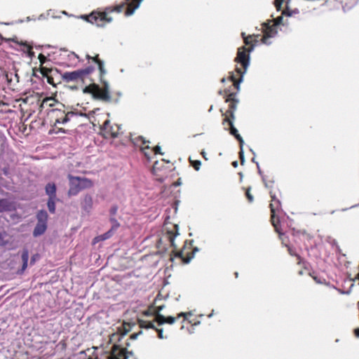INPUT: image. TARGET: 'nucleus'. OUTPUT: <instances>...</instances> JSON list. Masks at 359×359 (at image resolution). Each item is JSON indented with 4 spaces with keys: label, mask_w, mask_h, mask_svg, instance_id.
<instances>
[{
    "label": "nucleus",
    "mask_w": 359,
    "mask_h": 359,
    "mask_svg": "<svg viewBox=\"0 0 359 359\" xmlns=\"http://www.w3.org/2000/svg\"><path fill=\"white\" fill-rule=\"evenodd\" d=\"M92 60L98 65V68L100 72V81L102 84V87H100L97 84L93 83L86 87L83 92L91 94L95 99L109 102L111 100V96L109 91V84L102 78L106 74V70L104 67V62L97 58V55L95 57H92Z\"/></svg>",
    "instance_id": "nucleus-1"
},
{
    "label": "nucleus",
    "mask_w": 359,
    "mask_h": 359,
    "mask_svg": "<svg viewBox=\"0 0 359 359\" xmlns=\"http://www.w3.org/2000/svg\"><path fill=\"white\" fill-rule=\"evenodd\" d=\"M110 9H113V8L107 7L103 12H93L90 15H81V18L86 20L91 24H95L97 27H104L106 22H111L112 21L111 17H107V13H111Z\"/></svg>",
    "instance_id": "nucleus-2"
},
{
    "label": "nucleus",
    "mask_w": 359,
    "mask_h": 359,
    "mask_svg": "<svg viewBox=\"0 0 359 359\" xmlns=\"http://www.w3.org/2000/svg\"><path fill=\"white\" fill-rule=\"evenodd\" d=\"M253 50V47H251L250 49L246 50L244 47L238 48L237 57H236V61L238 63H240L244 68L243 71H241V69L236 68L237 72L241 74V79L238 82H235L234 85L237 89H239L240 82L242 81V77L243 74L245 73L248 67L250 64V55L249 52Z\"/></svg>",
    "instance_id": "nucleus-3"
},
{
    "label": "nucleus",
    "mask_w": 359,
    "mask_h": 359,
    "mask_svg": "<svg viewBox=\"0 0 359 359\" xmlns=\"http://www.w3.org/2000/svg\"><path fill=\"white\" fill-rule=\"evenodd\" d=\"M94 68L91 66L83 69H78L74 72H67L62 75V79L66 82L76 81L82 79L85 76L90 74Z\"/></svg>",
    "instance_id": "nucleus-4"
},
{
    "label": "nucleus",
    "mask_w": 359,
    "mask_h": 359,
    "mask_svg": "<svg viewBox=\"0 0 359 359\" xmlns=\"http://www.w3.org/2000/svg\"><path fill=\"white\" fill-rule=\"evenodd\" d=\"M130 355H132L131 352L128 351L126 348L114 345L109 359H128Z\"/></svg>",
    "instance_id": "nucleus-5"
},
{
    "label": "nucleus",
    "mask_w": 359,
    "mask_h": 359,
    "mask_svg": "<svg viewBox=\"0 0 359 359\" xmlns=\"http://www.w3.org/2000/svg\"><path fill=\"white\" fill-rule=\"evenodd\" d=\"M68 179L69 181L68 194L69 196H76L82 190L79 184V177L68 175Z\"/></svg>",
    "instance_id": "nucleus-6"
},
{
    "label": "nucleus",
    "mask_w": 359,
    "mask_h": 359,
    "mask_svg": "<svg viewBox=\"0 0 359 359\" xmlns=\"http://www.w3.org/2000/svg\"><path fill=\"white\" fill-rule=\"evenodd\" d=\"M224 122H227L230 125V126H231V130H230L231 134L233 135V136H235V137L240 142V146H241L240 155H241V161L243 162L244 157H243V147L244 141H243V138L241 137V136L238 133L237 129L233 126V122L229 118H224Z\"/></svg>",
    "instance_id": "nucleus-7"
},
{
    "label": "nucleus",
    "mask_w": 359,
    "mask_h": 359,
    "mask_svg": "<svg viewBox=\"0 0 359 359\" xmlns=\"http://www.w3.org/2000/svg\"><path fill=\"white\" fill-rule=\"evenodd\" d=\"M271 204H270V208H271V214H272L271 215L272 222H273V224L275 226L276 231H279L276 224H275V212L280 208V201L278 199H277L276 198L275 195L272 194L271 192Z\"/></svg>",
    "instance_id": "nucleus-8"
},
{
    "label": "nucleus",
    "mask_w": 359,
    "mask_h": 359,
    "mask_svg": "<svg viewBox=\"0 0 359 359\" xmlns=\"http://www.w3.org/2000/svg\"><path fill=\"white\" fill-rule=\"evenodd\" d=\"M278 32L276 29V26L273 25L269 27L262 39V43L266 45H269L271 43V41L269 40L271 38L274 37L277 34Z\"/></svg>",
    "instance_id": "nucleus-9"
},
{
    "label": "nucleus",
    "mask_w": 359,
    "mask_h": 359,
    "mask_svg": "<svg viewBox=\"0 0 359 359\" xmlns=\"http://www.w3.org/2000/svg\"><path fill=\"white\" fill-rule=\"evenodd\" d=\"M127 1H130L128 4V8L126 11V16H130L133 15L135 10L137 9L142 0H126Z\"/></svg>",
    "instance_id": "nucleus-10"
},
{
    "label": "nucleus",
    "mask_w": 359,
    "mask_h": 359,
    "mask_svg": "<svg viewBox=\"0 0 359 359\" xmlns=\"http://www.w3.org/2000/svg\"><path fill=\"white\" fill-rule=\"evenodd\" d=\"M21 259L22 262V268L18 270V273L22 274L24 273L28 265L29 251L27 248H24L21 253Z\"/></svg>",
    "instance_id": "nucleus-11"
},
{
    "label": "nucleus",
    "mask_w": 359,
    "mask_h": 359,
    "mask_svg": "<svg viewBox=\"0 0 359 359\" xmlns=\"http://www.w3.org/2000/svg\"><path fill=\"white\" fill-rule=\"evenodd\" d=\"M48 215L46 210H41L36 214L37 223L43 226H47Z\"/></svg>",
    "instance_id": "nucleus-12"
},
{
    "label": "nucleus",
    "mask_w": 359,
    "mask_h": 359,
    "mask_svg": "<svg viewBox=\"0 0 359 359\" xmlns=\"http://www.w3.org/2000/svg\"><path fill=\"white\" fill-rule=\"evenodd\" d=\"M156 322L160 325L164 323L173 324L175 322V318L172 316L165 317L161 314H158L156 316Z\"/></svg>",
    "instance_id": "nucleus-13"
},
{
    "label": "nucleus",
    "mask_w": 359,
    "mask_h": 359,
    "mask_svg": "<svg viewBox=\"0 0 359 359\" xmlns=\"http://www.w3.org/2000/svg\"><path fill=\"white\" fill-rule=\"evenodd\" d=\"M82 208L86 211L89 212L93 207V198L90 195H86L81 202Z\"/></svg>",
    "instance_id": "nucleus-14"
},
{
    "label": "nucleus",
    "mask_w": 359,
    "mask_h": 359,
    "mask_svg": "<svg viewBox=\"0 0 359 359\" xmlns=\"http://www.w3.org/2000/svg\"><path fill=\"white\" fill-rule=\"evenodd\" d=\"M150 149V147L149 145H147L146 147H142L141 148V150L142 151V152L144 153V156L149 160L151 158V152H154L155 154H163L161 152V147L160 146H156L154 148L153 151H149V150Z\"/></svg>",
    "instance_id": "nucleus-15"
},
{
    "label": "nucleus",
    "mask_w": 359,
    "mask_h": 359,
    "mask_svg": "<svg viewBox=\"0 0 359 359\" xmlns=\"http://www.w3.org/2000/svg\"><path fill=\"white\" fill-rule=\"evenodd\" d=\"M46 193L48 198H56V186L54 183H48L46 186Z\"/></svg>",
    "instance_id": "nucleus-16"
},
{
    "label": "nucleus",
    "mask_w": 359,
    "mask_h": 359,
    "mask_svg": "<svg viewBox=\"0 0 359 359\" xmlns=\"http://www.w3.org/2000/svg\"><path fill=\"white\" fill-rule=\"evenodd\" d=\"M47 229V226H43L40 224H36L33 231V236L34 237H38L45 233Z\"/></svg>",
    "instance_id": "nucleus-17"
},
{
    "label": "nucleus",
    "mask_w": 359,
    "mask_h": 359,
    "mask_svg": "<svg viewBox=\"0 0 359 359\" xmlns=\"http://www.w3.org/2000/svg\"><path fill=\"white\" fill-rule=\"evenodd\" d=\"M79 184L81 189L90 188L93 186V182L90 180L86 177H79Z\"/></svg>",
    "instance_id": "nucleus-18"
},
{
    "label": "nucleus",
    "mask_w": 359,
    "mask_h": 359,
    "mask_svg": "<svg viewBox=\"0 0 359 359\" xmlns=\"http://www.w3.org/2000/svg\"><path fill=\"white\" fill-rule=\"evenodd\" d=\"M55 200L56 198H48L47 206L50 213H55Z\"/></svg>",
    "instance_id": "nucleus-19"
},
{
    "label": "nucleus",
    "mask_w": 359,
    "mask_h": 359,
    "mask_svg": "<svg viewBox=\"0 0 359 359\" xmlns=\"http://www.w3.org/2000/svg\"><path fill=\"white\" fill-rule=\"evenodd\" d=\"M74 115V112L72 111H69L68 112L67 114H65V116L60 118H57L55 121V124L57 123H62V124H65L67 123V122L69 121V116H73Z\"/></svg>",
    "instance_id": "nucleus-20"
},
{
    "label": "nucleus",
    "mask_w": 359,
    "mask_h": 359,
    "mask_svg": "<svg viewBox=\"0 0 359 359\" xmlns=\"http://www.w3.org/2000/svg\"><path fill=\"white\" fill-rule=\"evenodd\" d=\"M110 222L111 223V230L114 232L119 227L120 224L116 218L112 217L110 218Z\"/></svg>",
    "instance_id": "nucleus-21"
},
{
    "label": "nucleus",
    "mask_w": 359,
    "mask_h": 359,
    "mask_svg": "<svg viewBox=\"0 0 359 359\" xmlns=\"http://www.w3.org/2000/svg\"><path fill=\"white\" fill-rule=\"evenodd\" d=\"M175 228L176 229V232L175 234H171L169 236V239H170V243L172 244V246H175V243H174V241H175V238L178 236L179 233H178V225L177 224H175Z\"/></svg>",
    "instance_id": "nucleus-22"
},
{
    "label": "nucleus",
    "mask_w": 359,
    "mask_h": 359,
    "mask_svg": "<svg viewBox=\"0 0 359 359\" xmlns=\"http://www.w3.org/2000/svg\"><path fill=\"white\" fill-rule=\"evenodd\" d=\"M114 233V231H112V230H109L107 232L102 234V235H100L99 236V238H101V240L102 241H105L108 238H109L112 234Z\"/></svg>",
    "instance_id": "nucleus-23"
},
{
    "label": "nucleus",
    "mask_w": 359,
    "mask_h": 359,
    "mask_svg": "<svg viewBox=\"0 0 359 359\" xmlns=\"http://www.w3.org/2000/svg\"><path fill=\"white\" fill-rule=\"evenodd\" d=\"M20 44L26 47L27 51V55H28V56L29 57L32 58L34 56V53L32 50V46H30L28 44H27L26 42L21 43Z\"/></svg>",
    "instance_id": "nucleus-24"
},
{
    "label": "nucleus",
    "mask_w": 359,
    "mask_h": 359,
    "mask_svg": "<svg viewBox=\"0 0 359 359\" xmlns=\"http://www.w3.org/2000/svg\"><path fill=\"white\" fill-rule=\"evenodd\" d=\"M125 3H122L115 7L113 8V9H110V12H117V13H121L124 6H125Z\"/></svg>",
    "instance_id": "nucleus-25"
},
{
    "label": "nucleus",
    "mask_w": 359,
    "mask_h": 359,
    "mask_svg": "<svg viewBox=\"0 0 359 359\" xmlns=\"http://www.w3.org/2000/svg\"><path fill=\"white\" fill-rule=\"evenodd\" d=\"M102 130H104L107 132H110L111 131V126H110V121L109 120H106L102 126Z\"/></svg>",
    "instance_id": "nucleus-26"
},
{
    "label": "nucleus",
    "mask_w": 359,
    "mask_h": 359,
    "mask_svg": "<svg viewBox=\"0 0 359 359\" xmlns=\"http://www.w3.org/2000/svg\"><path fill=\"white\" fill-rule=\"evenodd\" d=\"M285 0H275L274 1V6L278 11H280L281 6Z\"/></svg>",
    "instance_id": "nucleus-27"
},
{
    "label": "nucleus",
    "mask_w": 359,
    "mask_h": 359,
    "mask_svg": "<svg viewBox=\"0 0 359 359\" xmlns=\"http://www.w3.org/2000/svg\"><path fill=\"white\" fill-rule=\"evenodd\" d=\"M55 102V100L53 97H46V98H45V99L43 100V103H48V102H50V103L48 104V105H49L50 107H53V106L54 105V102Z\"/></svg>",
    "instance_id": "nucleus-28"
},
{
    "label": "nucleus",
    "mask_w": 359,
    "mask_h": 359,
    "mask_svg": "<svg viewBox=\"0 0 359 359\" xmlns=\"http://www.w3.org/2000/svg\"><path fill=\"white\" fill-rule=\"evenodd\" d=\"M191 164L196 170H198L201 163L200 161H191Z\"/></svg>",
    "instance_id": "nucleus-29"
},
{
    "label": "nucleus",
    "mask_w": 359,
    "mask_h": 359,
    "mask_svg": "<svg viewBox=\"0 0 359 359\" xmlns=\"http://www.w3.org/2000/svg\"><path fill=\"white\" fill-rule=\"evenodd\" d=\"M6 210V202L5 201H0V212H2Z\"/></svg>",
    "instance_id": "nucleus-30"
},
{
    "label": "nucleus",
    "mask_w": 359,
    "mask_h": 359,
    "mask_svg": "<svg viewBox=\"0 0 359 359\" xmlns=\"http://www.w3.org/2000/svg\"><path fill=\"white\" fill-rule=\"evenodd\" d=\"M139 142H141L142 143V144H146V143H149V142H148V141H146V140L144 139V137H142V136H139L138 137H137V138L135 139V143L137 144L139 143Z\"/></svg>",
    "instance_id": "nucleus-31"
},
{
    "label": "nucleus",
    "mask_w": 359,
    "mask_h": 359,
    "mask_svg": "<svg viewBox=\"0 0 359 359\" xmlns=\"http://www.w3.org/2000/svg\"><path fill=\"white\" fill-rule=\"evenodd\" d=\"M147 325V329H157L153 322L148 321Z\"/></svg>",
    "instance_id": "nucleus-32"
},
{
    "label": "nucleus",
    "mask_w": 359,
    "mask_h": 359,
    "mask_svg": "<svg viewBox=\"0 0 359 359\" xmlns=\"http://www.w3.org/2000/svg\"><path fill=\"white\" fill-rule=\"evenodd\" d=\"M118 210V208L116 206H113L110 209V214L111 216H114Z\"/></svg>",
    "instance_id": "nucleus-33"
},
{
    "label": "nucleus",
    "mask_w": 359,
    "mask_h": 359,
    "mask_svg": "<svg viewBox=\"0 0 359 359\" xmlns=\"http://www.w3.org/2000/svg\"><path fill=\"white\" fill-rule=\"evenodd\" d=\"M274 20H275V23L273 25L277 26L281 23V22L283 20V16H279V17L276 18Z\"/></svg>",
    "instance_id": "nucleus-34"
},
{
    "label": "nucleus",
    "mask_w": 359,
    "mask_h": 359,
    "mask_svg": "<svg viewBox=\"0 0 359 359\" xmlns=\"http://www.w3.org/2000/svg\"><path fill=\"white\" fill-rule=\"evenodd\" d=\"M39 59L41 65H43L46 60V57L43 54H39Z\"/></svg>",
    "instance_id": "nucleus-35"
},
{
    "label": "nucleus",
    "mask_w": 359,
    "mask_h": 359,
    "mask_svg": "<svg viewBox=\"0 0 359 359\" xmlns=\"http://www.w3.org/2000/svg\"><path fill=\"white\" fill-rule=\"evenodd\" d=\"M156 330L158 332V338H160V339H164L165 338L164 336H163V330L162 329H156Z\"/></svg>",
    "instance_id": "nucleus-36"
},
{
    "label": "nucleus",
    "mask_w": 359,
    "mask_h": 359,
    "mask_svg": "<svg viewBox=\"0 0 359 359\" xmlns=\"http://www.w3.org/2000/svg\"><path fill=\"white\" fill-rule=\"evenodd\" d=\"M148 321H145V320H140L139 321V324H140V327H142V328H145L147 329V323Z\"/></svg>",
    "instance_id": "nucleus-37"
},
{
    "label": "nucleus",
    "mask_w": 359,
    "mask_h": 359,
    "mask_svg": "<svg viewBox=\"0 0 359 359\" xmlns=\"http://www.w3.org/2000/svg\"><path fill=\"white\" fill-rule=\"evenodd\" d=\"M246 196H247V198L248 199V201L251 203L253 201V196H252V194L250 193V191L248 190L247 192H246Z\"/></svg>",
    "instance_id": "nucleus-38"
},
{
    "label": "nucleus",
    "mask_w": 359,
    "mask_h": 359,
    "mask_svg": "<svg viewBox=\"0 0 359 359\" xmlns=\"http://www.w3.org/2000/svg\"><path fill=\"white\" fill-rule=\"evenodd\" d=\"M4 234L0 232V245H3L5 244L4 241Z\"/></svg>",
    "instance_id": "nucleus-39"
},
{
    "label": "nucleus",
    "mask_w": 359,
    "mask_h": 359,
    "mask_svg": "<svg viewBox=\"0 0 359 359\" xmlns=\"http://www.w3.org/2000/svg\"><path fill=\"white\" fill-rule=\"evenodd\" d=\"M48 72H49V69H47V68H42V69H41V74H42L43 76L47 75V74H48Z\"/></svg>",
    "instance_id": "nucleus-40"
},
{
    "label": "nucleus",
    "mask_w": 359,
    "mask_h": 359,
    "mask_svg": "<svg viewBox=\"0 0 359 359\" xmlns=\"http://www.w3.org/2000/svg\"><path fill=\"white\" fill-rule=\"evenodd\" d=\"M142 334V332H140L139 333H135V334H133L131 336H130V338L132 339H136L138 337L139 334Z\"/></svg>",
    "instance_id": "nucleus-41"
},
{
    "label": "nucleus",
    "mask_w": 359,
    "mask_h": 359,
    "mask_svg": "<svg viewBox=\"0 0 359 359\" xmlns=\"http://www.w3.org/2000/svg\"><path fill=\"white\" fill-rule=\"evenodd\" d=\"M188 315H191V314L190 313H182V312H181V313H180L181 317H184V320H187L188 319Z\"/></svg>",
    "instance_id": "nucleus-42"
},
{
    "label": "nucleus",
    "mask_w": 359,
    "mask_h": 359,
    "mask_svg": "<svg viewBox=\"0 0 359 359\" xmlns=\"http://www.w3.org/2000/svg\"><path fill=\"white\" fill-rule=\"evenodd\" d=\"M36 256H37V255H34V256H32V257L31 260H30V264H34L35 263V261H36Z\"/></svg>",
    "instance_id": "nucleus-43"
},
{
    "label": "nucleus",
    "mask_w": 359,
    "mask_h": 359,
    "mask_svg": "<svg viewBox=\"0 0 359 359\" xmlns=\"http://www.w3.org/2000/svg\"><path fill=\"white\" fill-rule=\"evenodd\" d=\"M157 163H158V161H156V162H155V163H154V165H153V167H152V170H151V171H152V172H153L154 174H155L156 169L157 168V167H156Z\"/></svg>",
    "instance_id": "nucleus-44"
},
{
    "label": "nucleus",
    "mask_w": 359,
    "mask_h": 359,
    "mask_svg": "<svg viewBox=\"0 0 359 359\" xmlns=\"http://www.w3.org/2000/svg\"><path fill=\"white\" fill-rule=\"evenodd\" d=\"M102 241V240H101V238H99V236H97V237H95V238H94V240H93V243H97V242H99V241Z\"/></svg>",
    "instance_id": "nucleus-45"
},
{
    "label": "nucleus",
    "mask_w": 359,
    "mask_h": 359,
    "mask_svg": "<svg viewBox=\"0 0 359 359\" xmlns=\"http://www.w3.org/2000/svg\"><path fill=\"white\" fill-rule=\"evenodd\" d=\"M250 37H247V38H245L244 37V41L246 44H250Z\"/></svg>",
    "instance_id": "nucleus-46"
},
{
    "label": "nucleus",
    "mask_w": 359,
    "mask_h": 359,
    "mask_svg": "<svg viewBox=\"0 0 359 359\" xmlns=\"http://www.w3.org/2000/svg\"><path fill=\"white\" fill-rule=\"evenodd\" d=\"M173 186L175 187H178L180 186V179H177L174 183H173Z\"/></svg>",
    "instance_id": "nucleus-47"
},
{
    "label": "nucleus",
    "mask_w": 359,
    "mask_h": 359,
    "mask_svg": "<svg viewBox=\"0 0 359 359\" xmlns=\"http://www.w3.org/2000/svg\"><path fill=\"white\" fill-rule=\"evenodd\" d=\"M191 258H192V257H189V258H186V259H183V262H184L185 264H188V263L190 262V260H191Z\"/></svg>",
    "instance_id": "nucleus-48"
},
{
    "label": "nucleus",
    "mask_w": 359,
    "mask_h": 359,
    "mask_svg": "<svg viewBox=\"0 0 359 359\" xmlns=\"http://www.w3.org/2000/svg\"><path fill=\"white\" fill-rule=\"evenodd\" d=\"M354 332H355V335L357 337H359V328H356V329L354 330Z\"/></svg>",
    "instance_id": "nucleus-49"
},
{
    "label": "nucleus",
    "mask_w": 359,
    "mask_h": 359,
    "mask_svg": "<svg viewBox=\"0 0 359 359\" xmlns=\"http://www.w3.org/2000/svg\"><path fill=\"white\" fill-rule=\"evenodd\" d=\"M163 309V306H158V307L157 314H156V315L160 314L159 313H160V311H161Z\"/></svg>",
    "instance_id": "nucleus-50"
},
{
    "label": "nucleus",
    "mask_w": 359,
    "mask_h": 359,
    "mask_svg": "<svg viewBox=\"0 0 359 359\" xmlns=\"http://www.w3.org/2000/svg\"><path fill=\"white\" fill-rule=\"evenodd\" d=\"M45 18H46L45 15H44L43 14H41V15L39 16L38 20H43V19H45Z\"/></svg>",
    "instance_id": "nucleus-51"
},
{
    "label": "nucleus",
    "mask_w": 359,
    "mask_h": 359,
    "mask_svg": "<svg viewBox=\"0 0 359 359\" xmlns=\"http://www.w3.org/2000/svg\"><path fill=\"white\" fill-rule=\"evenodd\" d=\"M288 250H289V252L291 255H295V254L294 253L293 250L290 248H288Z\"/></svg>",
    "instance_id": "nucleus-52"
},
{
    "label": "nucleus",
    "mask_w": 359,
    "mask_h": 359,
    "mask_svg": "<svg viewBox=\"0 0 359 359\" xmlns=\"http://www.w3.org/2000/svg\"><path fill=\"white\" fill-rule=\"evenodd\" d=\"M201 154H202V155H203V158H204L205 160H208V158L206 157V154H205V152L204 151H203L201 152Z\"/></svg>",
    "instance_id": "nucleus-53"
},
{
    "label": "nucleus",
    "mask_w": 359,
    "mask_h": 359,
    "mask_svg": "<svg viewBox=\"0 0 359 359\" xmlns=\"http://www.w3.org/2000/svg\"><path fill=\"white\" fill-rule=\"evenodd\" d=\"M232 165L234 168H236L238 166V162L237 161H233L232 163Z\"/></svg>",
    "instance_id": "nucleus-54"
},
{
    "label": "nucleus",
    "mask_w": 359,
    "mask_h": 359,
    "mask_svg": "<svg viewBox=\"0 0 359 359\" xmlns=\"http://www.w3.org/2000/svg\"><path fill=\"white\" fill-rule=\"evenodd\" d=\"M175 257H180V252L177 251V250H175Z\"/></svg>",
    "instance_id": "nucleus-55"
},
{
    "label": "nucleus",
    "mask_w": 359,
    "mask_h": 359,
    "mask_svg": "<svg viewBox=\"0 0 359 359\" xmlns=\"http://www.w3.org/2000/svg\"><path fill=\"white\" fill-rule=\"evenodd\" d=\"M48 82L51 84L53 83V79L48 77Z\"/></svg>",
    "instance_id": "nucleus-56"
},
{
    "label": "nucleus",
    "mask_w": 359,
    "mask_h": 359,
    "mask_svg": "<svg viewBox=\"0 0 359 359\" xmlns=\"http://www.w3.org/2000/svg\"><path fill=\"white\" fill-rule=\"evenodd\" d=\"M62 13L63 15H67V13L66 11H63L62 12Z\"/></svg>",
    "instance_id": "nucleus-57"
},
{
    "label": "nucleus",
    "mask_w": 359,
    "mask_h": 359,
    "mask_svg": "<svg viewBox=\"0 0 359 359\" xmlns=\"http://www.w3.org/2000/svg\"><path fill=\"white\" fill-rule=\"evenodd\" d=\"M111 135H112L114 137H116V135L115 133H111Z\"/></svg>",
    "instance_id": "nucleus-58"
},
{
    "label": "nucleus",
    "mask_w": 359,
    "mask_h": 359,
    "mask_svg": "<svg viewBox=\"0 0 359 359\" xmlns=\"http://www.w3.org/2000/svg\"><path fill=\"white\" fill-rule=\"evenodd\" d=\"M290 1V0H287V1H286L287 4H289Z\"/></svg>",
    "instance_id": "nucleus-59"
},
{
    "label": "nucleus",
    "mask_w": 359,
    "mask_h": 359,
    "mask_svg": "<svg viewBox=\"0 0 359 359\" xmlns=\"http://www.w3.org/2000/svg\"><path fill=\"white\" fill-rule=\"evenodd\" d=\"M27 21H29L30 20V18L29 17H27Z\"/></svg>",
    "instance_id": "nucleus-60"
},
{
    "label": "nucleus",
    "mask_w": 359,
    "mask_h": 359,
    "mask_svg": "<svg viewBox=\"0 0 359 359\" xmlns=\"http://www.w3.org/2000/svg\"><path fill=\"white\" fill-rule=\"evenodd\" d=\"M50 10H48L47 15H49Z\"/></svg>",
    "instance_id": "nucleus-61"
},
{
    "label": "nucleus",
    "mask_w": 359,
    "mask_h": 359,
    "mask_svg": "<svg viewBox=\"0 0 359 359\" xmlns=\"http://www.w3.org/2000/svg\"><path fill=\"white\" fill-rule=\"evenodd\" d=\"M229 100H230V98H227L226 101V102H229Z\"/></svg>",
    "instance_id": "nucleus-62"
}]
</instances>
